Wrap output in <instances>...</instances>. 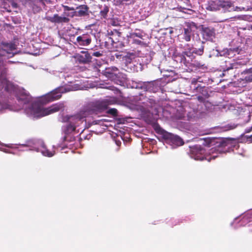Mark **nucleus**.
<instances>
[{"label":"nucleus","mask_w":252,"mask_h":252,"mask_svg":"<svg viewBox=\"0 0 252 252\" xmlns=\"http://www.w3.org/2000/svg\"><path fill=\"white\" fill-rule=\"evenodd\" d=\"M5 73V70H2L0 74V112L5 109H12L3 98V95L7 94L11 96H16L21 105L15 110L23 109L26 114L31 117H44L63 110L64 107L63 103H58L49 107L44 108L39 102H32L31 97L25 90L18 88L7 80Z\"/></svg>","instance_id":"obj_1"},{"label":"nucleus","mask_w":252,"mask_h":252,"mask_svg":"<svg viewBox=\"0 0 252 252\" xmlns=\"http://www.w3.org/2000/svg\"><path fill=\"white\" fill-rule=\"evenodd\" d=\"M105 106L99 101L90 103L83 107L79 112L72 115H67L64 118L67 124L63 127V131L65 134L72 133H82L87 128L92 125H103L107 122L106 119L94 121L92 123L87 124L86 118L93 114H97L105 109Z\"/></svg>","instance_id":"obj_2"},{"label":"nucleus","mask_w":252,"mask_h":252,"mask_svg":"<svg viewBox=\"0 0 252 252\" xmlns=\"http://www.w3.org/2000/svg\"><path fill=\"white\" fill-rule=\"evenodd\" d=\"M222 152L220 147L209 149L208 146L202 147L200 145H195L190 148V157L195 160L206 159L210 161L212 159H215Z\"/></svg>","instance_id":"obj_3"},{"label":"nucleus","mask_w":252,"mask_h":252,"mask_svg":"<svg viewBox=\"0 0 252 252\" xmlns=\"http://www.w3.org/2000/svg\"><path fill=\"white\" fill-rule=\"evenodd\" d=\"M81 89L78 84H74L73 86H67L59 87L50 93L47 94L42 99L43 103H47L49 101H54L59 99L62 94L69 91H76Z\"/></svg>","instance_id":"obj_4"},{"label":"nucleus","mask_w":252,"mask_h":252,"mask_svg":"<svg viewBox=\"0 0 252 252\" xmlns=\"http://www.w3.org/2000/svg\"><path fill=\"white\" fill-rule=\"evenodd\" d=\"M197 52V49L194 48L186 49L185 51L179 56L180 58V62L187 67L193 66L200 68L202 66L201 64L194 60Z\"/></svg>","instance_id":"obj_5"},{"label":"nucleus","mask_w":252,"mask_h":252,"mask_svg":"<svg viewBox=\"0 0 252 252\" xmlns=\"http://www.w3.org/2000/svg\"><path fill=\"white\" fill-rule=\"evenodd\" d=\"M222 9L224 12L236 10V7L230 1L221 0H209L206 9L210 11H216Z\"/></svg>","instance_id":"obj_6"},{"label":"nucleus","mask_w":252,"mask_h":252,"mask_svg":"<svg viewBox=\"0 0 252 252\" xmlns=\"http://www.w3.org/2000/svg\"><path fill=\"white\" fill-rule=\"evenodd\" d=\"M21 146L29 147L31 150L40 152L43 156L48 157H52L55 153V151H50L45 147L42 141L31 140L28 141L27 144H22Z\"/></svg>","instance_id":"obj_7"},{"label":"nucleus","mask_w":252,"mask_h":252,"mask_svg":"<svg viewBox=\"0 0 252 252\" xmlns=\"http://www.w3.org/2000/svg\"><path fill=\"white\" fill-rule=\"evenodd\" d=\"M15 49V45L13 43H3L0 46V66L4 60L14 56Z\"/></svg>","instance_id":"obj_8"},{"label":"nucleus","mask_w":252,"mask_h":252,"mask_svg":"<svg viewBox=\"0 0 252 252\" xmlns=\"http://www.w3.org/2000/svg\"><path fill=\"white\" fill-rule=\"evenodd\" d=\"M162 135L165 142L169 144L172 148H175L184 144L183 139L177 135L162 131Z\"/></svg>","instance_id":"obj_9"},{"label":"nucleus","mask_w":252,"mask_h":252,"mask_svg":"<svg viewBox=\"0 0 252 252\" xmlns=\"http://www.w3.org/2000/svg\"><path fill=\"white\" fill-rule=\"evenodd\" d=\"M156 82H139V83H133L132 87L135 88H140L145 89L147 91L149 92H156L158 89L156 86Z\"/></svg>","instance_id":"obj_10"},{"label":"nucleus","mask_w":252,"mask_h":252,"mask_svg":"<svg viewBox=\"0 0 252 252\" xmlns=\"http://www.w3.org/2000/svg\"><path fill=\"white\" fill-rule=\"evenodd\" d=\"M196 27L194 23H189L187 28L184 29V32L182 33V38L186 41H189L193 35L194 30Z\"/></svg>","instance_id":"obj_11"},{"label":"nucleus","mask_w":252,"mask_h":252,"mask_svg":"<svg viewBox=\"0 0 252 252\" xmlns=\"http://www.w3.org/2000/svg\"><path fill=\"white\" fill-rule=\"evenodd\" d=\"M241 50L239 48L233 49H224L222 51H219L217 50V56H226L229 58L233 57L235 55V53L239 54L240 53Z\"/></svg>","instance_id":"obj_12"},{"label":"nucleus","mask_w":252,"mask_h":252,"mask_svg":"<svg viewBox=\"0 0 252 252\" xmlns=\"http://www.w3.org/2000/svg\"><path fill=\"white\" fill-rule=\"evenodd\" d=\"M44 19L54 23H67L69 19L65 16H60L58 14H54L52 16L47 15L46 14Z\"/></svg>","instance_id":"obj_13"},{"label":"nucleus","mask_w":252,"mask_h":252,"mask_svg":"<svg viewBox=\"0 0 252 252\" xmlns=\"http://www.w3.org/2000/svg\"><path fill=\"white\" fill-rule=\"evenodd\" d=\"M75 58L80 63H86L91 62L92 56L88 51H81L76 55Z\"/></svg>","instance_id":"obj_14"},{"label":"nucleus","mask_w":252,"mask_h":252,"mask_svg":"<svg viewBox=\"0 0 252 252\" xmlns=\"http://www.w3.org/2000/svg\"><path fill=\"white\" fill-rule=\"evenodd\" d=\"M91 41V36L88 34H83L78 36L76 39V44L79 46H88Z\"/></svg>","instance_id":"obj_15"},{"label":"nucleus","mask_w":252,"mask_h":252,"mask_svg":"<svg viewBox=\"0 0 252 252\" xmlns=\"http://www.w3.org/2000/svg\"><path fill=\"white\" fill-rule=\"evenodd\" d=\"M231 146L232 148V151L233 152H235L236 150H238L240 148V145L237 141L235 140L233 141H224L223 140H220L219 142V146L221 147H224L226 146H229V145Z\"/></svg>","instance_id":"obj_16"},{"label":"nucleus","mask_w":252,"mask_h":252,"mask_svg":"<svg viewBox=\"0 0 252 252\" xmlns=\"http://www.w3.org/2000/svg\"><path fill=\"white\" fill-rule=\"evenodd\" d=\"M203 36L206 40L213 41L216 36L215 30L210 28H204L203 30Z\"/></svg>","instance_id":"obj_17"},{"label":"nucleus","mask_w":252,"mask_h":252,"mask_svg":"<svg viewBox=\"0 0 252 252\" xmlns=\"http://www.w3.org/2000/svg\"><path fill=\"white\" fill-rule=\"evenodd\" d=\"M88 8L87 5H82L77 7L74 11V15L77 16H83L87 14Z\"/></svg>","instance_id":"obj_18"},{"label":"nucleus","mask_w":252,"mask_h":252,"mask_svg":"<svg viewBox=\"0 0 252 252\" xmlns=\"http://www.w3.org/2000/svg\"><path fill=\"white\" fill-rule=\"evenodd\" d=\"M243 6H236V11L249 10L252 9V0H243Z\"/></svg>","instance_id":"obj_19"},{"label":"nucleus","mask_w":252,"mask_h":252,"mask_svg":"<svg viewBox=\"0 0 252 252\" xmlns=\"http://www.w3.org/2000/svg\"><path fill=\"white\" fill-rule=\"evenodd\" d=\"M242 74L244 75L243 80L246 82L252 81V67L244 71Z\"/></svg>","instance_id":"obj_20"},{"label":"nucleus","mask_w":252,"mask_h":252,"mask_svg":"<svg viewBox=\"0 0 252 252\" xmlns=\"http://www.w3.org/2000/svg\"><path fill=\"white\" fill-rule=\"evenodd\" d=\"M6 147L12 148H14V146L12 144L6 145L0 142V150L5 153H10V152L5 148Z\"/></svg>","instance_id":"obj_21"},{"label":"nucleus","mask_w":252,"mask_h":252,"mask_svg":"<svg viewBox=\"0 0 252 252\" xmlns=\"http://www.w3.org/2000/svg\"><path fill=\"white\" fill-rule=\"evenodd\" d=\"M129 37L132 38L133 40H135V38L136 37H138L139 38L142 39L143 37V34L141 32H132L130 34Z\"/></svg>","instance_id":"obj_22"},{"label":"nucleus","mask_w":252,"mask_h":252,"mask_svg":"<svg viewBox=\"0 0 252 252\" xmlns=\"http://www.w3.org/2000/svg\"><path fill=\"white\" fill-rule=\"evenodd\" d=\"M146 99V101L147 102H145V101H144V102H139L138 103L139 105H140L141 104H143L144 105V106L145 107H146L147 108L149 107H152V103L151 102V101L152 100L151 99H149L148 100V99Z\"/></svg>","instance_id":"obj_23"},{"label":"nucleus","mask_w":252,"mask_h":252,"mask_svg":"<svg viewBox=\"0 0 252 252\" xmlns=\"http://www.w3.org/2000/svg\"><path fill=\"white\" fill-rule=\"evenodd\" d=\"M236 127V125L235 124H228L224 126V130L227 131V130L233 129L235 128Z\"/></svg>","instance_id":"obj_24"},{"label":"nucleus","mask_w":252,"mask_h":252,"mask_svg":"<svg viewBox=\"0 0 252 252\" xmlns=\"http://www.w3.org/2000/svg\"><path fill=\"white\" fill-rule=\"evenodd\" d=\"M109 8L107 6H105L103 10L100 11V14L103 17H105L108 12Z\"/></svg>","instance_id":"obj_25"},{"label":"nucleus","mask_w":252,"mask_h":252,"mask_svg":"<svg viewBox=\"0 0 252 252\" xmlns=\"http://www.w3.org/2000/svg\"><path fill=\"white\" fill-rule=\"evenodd\" d=\"M109 112L113 115H116L117 110L116 109H111L109 110Z\"/></svg>","instance_id":"obj_26"},{"label":"nucleus","mask_w":252,"mask_h":252,"mask_svg":"<svg viewBox=\"0 0 252 252\" xmlns=\"http://www.w3.org/2000/svg\"><path fill=\"white\" fill-rule=\"evenodd\" d=\"M92 55L94 56L97 57L101 56V54L99 52H94Z\"/></svg>","instance_id":"obj_27"},{"label":"nucleus","mask_w":252,"mask_h":252,"mask_svg":"<svg viewBox=\"0 0 252 252\" xmlns=\"http://www.w3.org/2000/svg\"><path fill=\"white\" fill-rule=\"evenodd\" d=\"M64 10H66V11H70V10H74V9L73 8L69 7H68L67 6H64Z\"/></svg>","instance_id":"obj_28"},{"label":"nucleus","mask_w":252,"mask_h":252,"mask_svg":"<svg viewBox=\"0 0 252 252\" xmlns=\"http://www.w3.org/2000/svg\"><path fill=\"white\" fill-rule=\"evenodd\" d=\"M244 152L245 151H244V150L242 149L241 151H238L236 152V153L240 155L244 156Z\"/></svg>","instance_id":"obj_29"},{"label":"nucleus","mask_w":252,"mask_h":252,"mask_svg":"<svg viewBox=\"0 0 252 252\" xmlns=\"http://www.w3.org/2000/svg\"><path fill=\"white\" fill-rule=\"evenodd\" d=\"M133 42L137 44H140L142 43V41L139 39H137L135 38V40H133Z\"/></svg>","instance_id":"obj_30"},{"label":"nucleus","mask_w":252,"mask_h":252,"mask_svg":"<svg viewBox=\"0 0 252 252\" xmlns=\"http://www.w3.org/2000/svg\"><path fill=\"white\" fill-rule=\"evenodd\" d=\"M252 131V126L251 127L247 128L245 130L246 133H249Z\"/></svg>","instance_id":"obj_31"},{"label":"nucleus","mask_w":252,"mask_h":252,"mask_svg":"<svg viewBox=\"0 0 252 252\" xmlns=\"http://www.w3.org/2000/svg\"><path fill=\"white\" fill-rule=\"evenodd\" d=\"M112 71L114 72L113 73H110V74H115V72L117 71L118 70V69L117 67H114L112 68Z\"/></svg>","instance_id":"obj_32"},{"label":"nucleus","mask_w":252,"mask_h":252,"mask_svg":"<svg viewBox=\"0 0 252 252\" xmlns=\"http://www.w3.org/2000/svg\"><path fill=\"white\" fill-rule=\"evenodd\" d=\"M247 141L249 142H252V135L247 137Z\"/></svg>","instance_id":"obj_33"},{"label":"nucleus","mask_w":252,"mask_h":252,"mask_svg":"<svg viewBox=\"0 0 252 252\" xmlns=\"http://www.w3.org/2000/svg\"><path fill=\"white\" fill-rule=\"evenodd\" d=\"M226 106H228V110H232V109H234V106H229V104H226Z\"/></svg>","instance_id":"obj_34"},{"label":"nucleus","mask_w":252,"mask_h":252,"mask_svg":"<svg viewBox=\"0 0 252 252\" xmlns=\"http://www.w3.org/2000/svg\"><path fill=\"white\" fill-rule=\"evenodd\" d=\"M246 18L247 19H251V17L250 16H246Z\"/></svg>","instance_id":"obj_35"},{"label":"nucleus","mask_w":252,"mask_h":252,"mask_svg":"<svg viewBox=\"0 0 252 252\" xmlns=\"http://www.w3.org/2000/svg\"><path fill=\"white\" fill-rule=\"evenodd\" d=\"M13 6L14 7H17V4L13 3Z\"/></svg>","instance_id":"obj_36"},{"label":"nucleus","mask_w":252,"mask_h":252,"mask_svg":"<svg viewBox=\"0 0 252 252\" xmlns=\"http://www.w3.org/2000/svg\"><path fill=\"white\" fill-rule=\"evenodd\" d=\"M64 140H67V137L66 136H65V137H64Z\"/></svg>","instance_id":"obj_37"},{"label":"nucleus","mask_w":252,"mask_h":252,"mask_svg":"<svg viewBox=\"0 0 252 252\" xmlns=\"http://www.w3.org/2000/svg\"><path fill=\"white\" fill-rule=\"evenodd\" d=\"M200 51L201 52H203V50H200Z\"/></svg>","instance_id":"obj_38"},{"label":"nucleus","mask_w":252,"mask_h":252,"mask_svg":"<svg viewBox=\"0 0 252 252\" xmlns=\"http://www.w3.org/2000/svg\"><path fill=\"white\" fill-rule=\"evenodd\" d=\"M251 29H252V25L251 26Z\"/></svg>","instance_id":"obj_39"}]
</instances>
